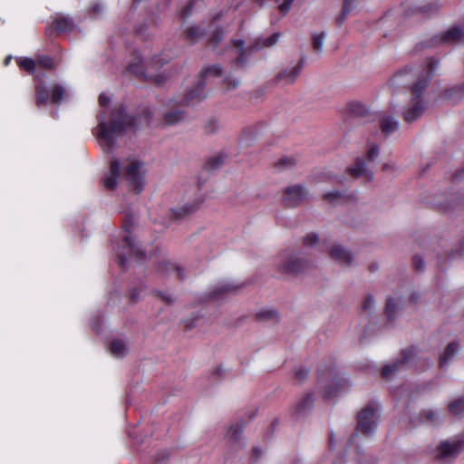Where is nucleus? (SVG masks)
Listing matches in <instances>:
<instances>
[{"label": "nucleus", "mask_w": 464, "mask_h": 464, "mask_svg": "<svg viewBox=\"0 0 464 464\" xmlns=\"http://www.w3.org/2000/svg\"><path fill=\"white\" fill-rule=\"evenodd\" d=\"M325 32L314 33L312 34V46L315 53L321 54L323 53L324 42L325 40Z\"/></svg>", "instance_id": "34"}, {"label": "nucleus", "mask_w": 464, "mask_h": 464, "mask_svg": "<svg viewBox=\"0 0 464 464\" xmlns=\"http://www.w3.org/2000/svg\"><path fill=\"white\" fill-rule=\"evenodd\" d=\"M295 0H284V2L278 6L281 14H286L294 3Z\"/></svg>", "instance_id": "48"}, {"label": "nucleus", "mask_w": 464, "mask_h": 464, "mask_svg": "<svg viewBox=\"0 0 464 464\" xmlns=\"http://www.w3.org/2000/svg\"><path fill=\"white\" fill-rule=\"evenodd\" d=\"M369 268L371 272H374L378 269V266L375 264H372Z\"/></svg>", "instance_id": "61"}, {"label": "nucleus", "mask_w": 464, "mask_h": 464, "mask_svg": "<svg viewBox=\"0 0 464 464\" xmlns=\"http://www.w3.org/2000/svg\"><path fill=\"white\" fill-rule=\"evenodd\" d=\"M376 420V410L372 405H368L357 414L356 430L364 436H369L374 432L377 427Z\"/></svg>", "instance_id": "6"}, {"label": "nucleus", "mask_w": 464, "mask_h": 464, "mask_svg": "<svg viewBox=\"0 0 464 464\" xmlns=\"http://www.w3.org/2000/svg\"><path fill=\"white\" fill-rule=\"evenodd\" d=\"M449 411L452 414H459L464 411V398L458 399L449 404Z\"/></svg>", "instance_id": "39"}, {"label": "nucleus", "mask_w": 464, "mask_h": 464, "mask_svg": "<svg viewBox=\"0 0 464 464\" xmlns=\"http://www.w3.org/2000/svg\"><path fill=\"white\" fill-rule=\"evenodd\" d=\"M329 255L343 266H349L353 263L352 254L341 245H334L329 250Z\"/></svg>", "instance_id": "17"}, {"label": "nucleus", "mask_w": 464, "mask_h": 464, "mask_svg": "<svg viewBox=\"0 0 464 464\" xmlns=\"http://www.w3.org/2000/svg\"><path fill=\"white\" fill-rule=\"evenodd\" d=\"M323 198H324V200L334 204V203L346 200L347 196L339 190H334V191L327 192V193L324 194Z\"/></svg>", "instance_id": "36"}, {"label": "nucleus", "mask_w": 464, "mask_h": 464, "mask_svg": "<svg viewBox=\"0 0 464 464\" xmlns=\"http://www.w3.org/2000/svg\"><path fill=\"white\" fill-rule=\"evenodd\" d=\"M140 122V118L130 117L126 114L123 105L116 106L109 119L106 121L104 116L99 120L97 137L101 141V146L107 153L111 152L116 148V139L120 137L128 128H134Z\"/></svg>", "instance_id": "1"}, {"label": "nucleus", "mask_w": 464, "mask_h": 464, "mask_svg": "<svg viewBox=\"0 0 464 464\" xmlns=\"http://www.w3.org/2000/svg\"><path fill=\"white\" fill-rule=\"evenodd\" d=\"M463 449V441L460 440H445L437 448L435 458L441 460L455 459Z\"/></svg>", "instance_id": "9"}, {"label": "nucleus", "mask_w": 464, "mask_h": 464, "mask_svg": "<svg viewBox=\"0 0 464 464\" xmlns=\"http://www.w3.org/2000/svg\"><path fill=\"white\" fill-rule=\"evenodd\" d=\"M279 314L275 309L261 310L256 314V319L259 322L279 321Z\"/></svg>", "instance_id": "30"}, {"label": "nucleus", "mask_w": 464, "mask_h": 464, "mask_svg": "<svg viewBox=\"0 0 464 464\" xmlns=\"http://www.w3.org/2000/svg\"><path fill=\"white\" fill-rule=\"evenodd\" d=\"M19 66L26 72H29V58H24L18 61Z\"/></svg>", "instance_id": "57"}, {"label": "nucleus", "mask_w": 464, "mask_h": 464, "mask_svg": "<svg viewBox=\"0 0 464 464\" xmlns=\"http://www.w3.org/2000/svg\"><path fill=\"white\" fill-rule=\"evenodd\" d=\"M233 45L238 49V53L237 57V63L238 65H242L246 62L245 53V42L243 40H232Z\"/></svg>", "instance_id": "37"}, {"label": "nucleus", "mask_w": 464, "mask_h": 464, "mask_svg": "<svg viewBox=\"0 0 464 464\" xmlns=\"http://www.w3.org/2000/svg\"><path fill=\"white\" fill-rule=\"evenodd\" d=\"M423 418L426 421L435 424L438 421V415L432 411H425L422 413Z\"/></svg>", "instance_id": "46"}, {"label": "nucleus", "mask_w": 464, "mask_h": 464, "mask_svg": "<svg viewBox=\"0 0 464 464\" xmlns=\"http://www.w3.org/2000/svg\"><path fill=\"white\" fill-rule=\"evenodd\" d=\"M223 372H224V369H223L221 366H218V367H217V368H215V369L213 370V372H212V375H213L214 377H217V378H218V377L222 376Z\"/></svg>", "instance_id": "59"}, {"label": "nucleus", "mask_w": 464, "mask_h": 464, "mask_svg": "<svg viewBox=\"0 0 464 464\" xmlns=\"http://www.w3.org/2000/svg\"><path fill=\"white\" fill-rule=\"evenodd\" d=\"M159 271L162 274L175 272L177 274V277L179 279L184 278L183 269L170 261H162L159 264Z\"/></svg>", "instance_id": "29"}, {"label": "nucleus", "mask_w": 464, "mask_h": 464, "mask_svg": "<svg viewBox=\"0 0 464 464\" xmlns=\"http://www.w3.org/2000/svg\"><path fill=\"white\" fill-rule=\"evenodd\" d=\"M308 374L309 370L304 367H299L295 370V378L300 382L304 381L308 377Z\"/></svg>", "instance_id": "43"}, {"label": "nucleus", "mask_w": 464, "mask_h": 464, "mask_svg": "<svg viewBox=\"0 0 464 464\" xmlns=\"http://www.w3.org/2000/svg\"><path fill=\"white\" fill-rule=\"evenodd\" d=\"M413 356L412 349H405L401 351V357L392 363L386 364L382 369V376L389 378L392 374L400 371L405 364H407L411 358Z\"/></svg>", "instance_id": "14"}, {"label": "nucleus", "mask_w": 464, "mask_h": 464, "mask_svg": "<svg viewBox=\"0 0 464 464\" xmlns=\"http://www.w3.org/2000/svg\"><path fill=\"white\" fill-rule=\"evenodd\" d=\"M201 200L194 198L192 200L185 202L181 206H177L172 208L169 213V218L171 220H181L186 217L195 213L200 208Z\"/></svg>", "instance_id": "13"}, {"label": "nucleus", "mask_w": 464, "mask_h": 464, "mask_svg": "<svg viewBox=\"0 0 464 464\" xmlns=\"http://www.w3.org/2000/svg\"><path fill=\"white\" fill-rule=\"evenodd\" d=\"M406 73H408V70L401 71V72H398L396 75H394V77L392 79L394 83H396V84H403L404 82H403L401 78Z\"/></svg>", "instance_id": "55"}, {"label": "nucleus", "mask_w": 464, "mask_h": 464, "mask_svg": "<svg viewBox=\"0 0 464 464\" xmlns=\"http://www.w3.org/2000/svg\"><path fill=\"white\" fill-rule=\"evenodd\" d=\"M401 309V301L395 300L392 297H389L386 301L385 314L387 319L393 321L396 317V313Z\"/></svg>", "instance_id": "28"}, {"label": "nucleus", "mask_w": 464, "mask_h": 464, "mask_svg": "<svg viewBox=\"0 0 464 464\" xmlns=\"http://www.w3.org/2000/svg\"><path fill=\"white\" fill-rule=\"evenodd\" d=\"M459 352L458 343L455 342L450 343L444 353L440 357V367H444L448 365V363L455 357L457 353Z\"/></svg>", "instance_id": "25"}, {"label": "nucleus", "mask_w": 464, "mask_h": 464, "mask_svg": "<svg viewBox=\"0 0 464 464\" xmlns=\"http://www.w3.org/2000/svg\"><path fill=\"white\" fill-rule=\"evenodd\" d=\"M51 69L53 61L49 55H39L36 60L31 59V74L35 79V102L38 107H45L49 102L54 105L61 103L68 96L66 89L61 84L47 86L42 76L37 73L36 67Z\"/></svg>", "instance_id": "2"}, {"label": "nucleus", "mask_w": 464, "mask_h": 464, "mask_svg": "<svg viewBox=\"0 0 464 464\" xmlns=\"http://www.w3.org/2000/svg\"><path fill=\"white\" fill-rule=\"evenodd\" d=\"M11 60H12V56H11V55L7 56V57L5 59V61H4V64H5V65H7V64L10 63V61H11Z\"/></svg>", "instance_id": "62"}, {"label": "nucleus", "mask_w": 464, "mask_h": 464, "mask_svg": "<svg viewBox=\"0 0 464 464\" xmlns=\"http://www.w3.org/2000/svg\"><path fill=\"white\" fill-rule=\"evenodd\" d=\"M117 263L119 266L124 267L126 265L125 251H119L117 254Z\"/></svg>", "instance_id": "54"}, {"label": "nucleus", "mask_w": 464, "mask_h": 464, "mask_svg": "<svg viewBox=\"0 0 464 464\" xmlns=\"http://www.w3.org/2000/svg\"><path fill=\"white\" fill-rule=\"evenodd\" d=\"M142 291V287H137V288H133L130 293V299L133 302V303H137L138 301H140V292Z\"/></svg>", "instance_id": "50"}, {"label": "nucleus", "mask_w": 464, "mask_h": 464, "mask_svg": "<svg viewBox=\"0 0 464 464\" xmlns=\"http://www.w3.org/2000/svg\"><path fill=\"white\" fill-rule=\"evenodd\" d=\"M253 452H254L255 454H256L257 456H259V455H260L259 450H258L257 448H255V449L253 450Z\"/></svg>", "instance_id": "64"}, {"label": "nucleus", "mask_w": 464, "mask_h": 464, "mask_svg": "<svg viewBox=\"0 0 464 464\" xmlns=\"http://www.w3.org/2000/svg\"><path fill=\"white\" fill-rule=\"evenodd\" d=\"M412 264H413L415 270H417V271L424 270L425 263L420 256H415L412 259Z\"/></svg>", "instance_id": "47"}, {"label": "nucleus", "mask_w": 464, "mask_h": 464, "mask_svg": "<svg viewBox=\"0 0 464 464\" xmlns=\"http://www.w3.org/2000/svg\"><path fill=\"white\" fill-rule=\"evenodd\" d=\"M224 163V158L221 155H217L208 159L205 163V168L208 170L218 169Z\"/></svg>", "instance_id": "38"}, {"label": "nucleus", "mask_w": 464, "mask_h": 464, "mask_svg": "<svg viewBox=\"0 0 464 464\" xmlns=\"http://www.w3.org/2000/svg\"><path fill=\"white\" fill-rule=\"evenodd\" d=\"M220 14L216 15L209 24L212 31L208 39L207 45L214 50L218 46L225 34L224 30L220 26L216 25V21L220 18Z\"/></svg>", "instance_id": "18"}, {"label": "nucleus", "mask_w": 464, "mask_h": 464, "mask_svg": "<svg viewBox=\"0 0 464 464\" xmlns=\"http://www.w3.org/2000/svg\"><path fill=\"white\" fill-rule=\"evenodd\" d=\"M379 147L377 145H372L369 150L367 151V159L370 162H373L379 156Z\"/></svg>", "instance_id": "44"}, {"label": "nucleus", "mask_w": 464, "mask_h": 464, "mask_svg": "<svg viewBox=\"0 0 464 464\" xmlns=\"http://www.w3.org/2000/svg\"><path fill=\"white\" fill-rule=\"evenodd\" d=\"M464 43V30L454 25L449 30L445 31L441 35H436L427 43L423 44L425 47H432L440 44H453Z\"/></svg>", "instance_id": "7"}, {"label": "nucleus", "mask_w": 464, "mask_h": 464, "mask_svg": "<svg viewBox=\"0 0 464 464\" xmlns=\"http://www.w3.org/2000/svg\"><path fill=\"white\" fill-rule=\"evenodd\" d=\"M74 28V24L72 18L63 14H58L54 16L53 23L50 26L46 27L45 34L52 36L53 34H68Z\"/></svg>", "instance_id": "11"}, {"label": "nucleus", "mask_w": 464, "mask_h": 464, "mask_svg": "<svg viewBox=\"0 0 464 464\" xmlns=\"http://www.w3.org/2000/svg\"><path fill=\"white\" fill-rule=\"evenodd\" d=\"M312 265L308 260L300 258L295 255L282 256L276 262V270L283 275L297 276L304 273Z\"/></svg>", "instance_id": "5"}, {"label": "nucleus", "mask_w": 464, "mask_h": 464, "mask_svg": "<svg viewBox=\"0 0 464 464\" xmlns=\"http://www.w3.org/2000/svg\"><path fill=\"white\" fill-rule=\"evenodd\" d=\"M334 392L332 390H329V391H327V392H325V396H326L327 398H330L331 396H333V395H334Z\"/></svg>", "instance_id": "63"}, {"label": "nucleus", "mask_w": 464, "mask_h": 464, "mask_svg": "<svg viewBox=\"0 0 464 464\" xmlns=\"http://www.w3.org/2000/svg\"><path fill=\"white\" fill-rule=\"evenodd\" d=\"M374 304H375V301H374L373 295H367V297L365 298V300L362 304V309L365 312H370L374 307Z\"/></svg>", "instance_id": "45"}, {"label": "nucleus", "mask_w": 464, "mask_h": 464, "mask_svg": "<svg viewBox=\"0 0 464 464\" xmlns=\"http://www.w3.org/2000/svg\"><path fill=\"white\" fill-rule=\"evenodd\" d=\"M442 98L456 103L464 97V83L447 88L442 92Z\"/></svg>", "instance_id": "21"}, {"label": "nucleus", "mask_w": 464, "mask_h": 464, "mask_svg": "<svg viewBox=\"0 0 464 464\" xmlns=\"http://www.w3.org/2000/svg\"><path fill=\"white\" fill-rule=\"evenodd\" d=\"M380 128L385 135H390L398 130L399 122L392 116L383 115L380 120Z\"/></svg>", "instance_id": "22"}, {"label": "nucleus", "mask_w": 464, "mask_h": 464, "mask_svg": "<svg viewBox=\"0 0 464 464\" xmlns=\"http://www.w3.org/2000/svg\"><path fill=\"white\" fill-rule=\"evenodd\" d=\"M278 39H279V34H274L263 41L262 46H272L278 41Z\"/></svg>", "instance_id": "49"}, {"label": "nucleus", "mask_w": 464, "mask_h": 464, "mask_svg": "<svg viewBox=\"0 0 464 464\" xmlns=\"http://www.w3.org/2000/svg\"><path fill=\"white\" fill-rule=\"evenodd\" d=\"M127 71L135 75H143L144 73V66L143 61L140 53H136L130 62Z\"/></svg>", "instance_id": "26"}, {"label": "nucleus", "mask_w": 464, "mask_h": 464, "mask_svg": "<svg viewBox=\"0 0 464 464\" xmlns=\"http://www.w3.org/2000/svg\"><path fill=\"white\" fill-rule=\"evenodd\" d=\"M238 288L239 286L233 284L220 283L209 293V298L213 300L223 299L225 296L236 293Z\"/></svg>", "instance_id": "19"}, {"label": "nucleus", "mask_w": 464, "mask_h": 464, "mask_svg": "<svg viewBox=\"0 0 464 464\" xmlns=\"http://www.w3.org/2000/svg\"><path fill=\"white\" fill-rule=\"evenodd\" d=\"M123 171L126 179L130 187L140 193L144 187V169L143 163L135 159H127L122 162L118 160H112L111 162L110 173L103 179V184L108 189H114L117 186L118 178Z\"/></svg>", "instance_id": "3"}, {"label": "nucleus", "mask_w": 464, "mask_h": 464, "mask_svg": "<svg viewBox=\"0 0 464 464\" xmlns=\"http://www.w3.org/2000/svg\"><path fill=\"white\" fill-rule=\"evenodd\" d=\"M319 242V237L315 233H309L307 234L304 239L303 244L304 246H313L316 245Z\"/></svg>", "instance_id": "41"}, {"label": "nucleus", "mask_w": 464, "mask_h": 464, "mask_svg": "<svg viewBox=\"0 0 464 464\" xmlns=\"http://www.w3.org/2000/svg\"><path fill=\"white\" fill-rule=\"evenodd\" d=\"M348 111L354 117L363 118L369 114L366 106L360 102H352L347 105Z\"/></svg>", "instance_id": "27"}, {"label": "nucleus", "mask_w": 464, "mask_h": 464, "mask_svg": "<svg viewBox=\"0 0 464 464\" xmlns=\"http://www.w3.org/2000/svg\"><path fill=\"white\" fill-rule=\"evenodd\" d=\"M348 172L353 178L363 176L369 181L373 179V171L368 167L365 160L362 158H358L354 164L348 169Z\"/></svg>", "instance_id": "16"}, {"label": "nucleus", "mask_w": 464, "mask_h": 464, "mask_svg": "<svg viewBox=\"0 0 464 464\" xmlns=\"http://www.w3.org/2000/svg\"><path fill=\"white\" fill-rule=\"evenodd\" d=\"M295 164V160L294 159L283 158L276 163V167L280 170H284V169L292 168Z\"/></svg>", "instance_id": "40"}, {"label": "nucleus", "mask_w": 464, "mask_h": 464, "mask_svg": "<svg viewBox=\"0 0 464 464\" xmlns=\"http://www.w3.org/2000/svg\"><path fill=\"white\" fill-rule=\"evenodd\" d=\"M134 219V216L132 215L126 216L123 223V228L126 234L123 236L122 247L124 250L126 249L130 255L134 256L137 258H143L144 253L140 250L130 235V229L133 226Z\"/></svg>", "instance_id": "8"}, {"label": "nucleus", "mask_w": 464, "mask_h": 464, "mask_svg": "<svg viewBox=\"0 0 464 464\" xmlns=\"http://www.w3.org/2000/svg\"><path fill=\"white\" fill-rule=\"evenodd\" d=\"M303 62L300 61L297 64L286 67L285 69H282L276 75L274 81L276 83L283 84V85H289L293 84L298 76L300 75L302 70H303Z\"/></svg>", "instance_id": "12"}, {"label": "nucleus", "mask_w": 464, "mask_h": 464, "mask_svg": "<svg viewBox=\"0 0 464 464\" xmlns=\"http://www.w3.org/2000/svg\"><path fill=\"white\" fill-rule=\"evenodd\" d=\"M307 197V190L304 186L295 185L285 189L283 202L287 208L299 206Z\"/></svg>", "instance_id": "10"}, {"label": "nucleus", "mask_w": 464, "mask_h": 464, "mask_svg": "<svg viewBox=\"0 0 464 464\" xmlns=\"http://www.w3.org/2000/svg\"><path fill=\"white\" fill-rule=\"evenodd\" d=\"M347 16H348V14H345V12H343L342 10L341 14L335 19L336 24L338 26H341L344 23Z\"/></svg>", "instance_id": "56"}, {"label": "nucleus", "mask_w": 464, "mask_h": 464, "mask_svg": "<svg viewBox=\"0 0 464 464\" xmlns=\"http://www.w3.org/2000/svg\"><path fill=\"white\" fill-rule=\"evenodd\" d=\"M151 117H152V113H151L150 110L146 108L144 110V118H145L146 123H149Z\"/></svg>", "instance_id": "60"}, {"label": "nucleus", "mask_w": 464, "mask_h": 464, "mask_svg": "<svg viewBox=\"0 0 464 464\" xmlns=\"http://www.w3.org/2000/svg\"><path fill=\"white\" fill-rule=\"evenodd\" d=\"M221 73V66L219 64H213L211 66L205 67L201 70L198 80L205 81V79L208 76L218 77L220 76Z\"/></svg>", "instance_id": "33"}, {"label": "nucleus", "mask_w": 464, "mask_h": 464, "mask_svg": "<svg viewBox=\"0 0 464 464\" xmlns=\"http://www.w3.org/2000/svg\"><path fill=\"white\" fill-rule=\"evenodd\" d=\"M225 84L227 90L236 89L239 85V81L237 79L227 78L225 80Z\"/></svg>", "instance_id": "51"}, {"label": "nucleus", "mask_w": 464, "mask_h": 464, "mask_svg": "<svg viewBox=\"0 0 464 464\" xmlns=\"http://www.w3.org/2000/svg\"><path fill=\"white\" fill-rule=\"evenodd\" d=\"M187 117V112L179 108H172L163 112V123L168 126L176 125L183 121Z\"/></svg>", "instance_id": "20"}, {"label": "nucleus", "mask_w": 464, "mask_h": 464, "mask_svg": "<svg viewBox=\"0 0 464 464\" xmlns=\"http://www.w3.org/2000/svg\"><path fill=\"white\" fill-rule=\"evenodd\" d=\"M154 295L159 297L162 302H164L166 304H172L175 302V298L167 293H164L162 291L155 290Z\"/></svg>", "instance_id": "42"}, {"label": "nucleus", "mask_w": 464, "mask_h": 464, "mask_svg": "<svg viewBox=\"0 0 464 464\" xmlns=\"http://www.w3.org/2000/svg\"><path fill=\"white\" fill-rule=\"evenodd\" d=\"M108 102H109V98L105 94L102 93L99 96V103H100V105L105 106V105L108 104Z\"/></svg>", "instance_id": "58"}, {"label": "nucleus", "mask_w": 464, "mask_h": 464, "mask_svg": "<svg viewBox=\"0 0 464 464\" xmlns=\"http://www.w3.org/2000/svg\"><path fill=\"white\" fill-rule=\"evenodd\" d=\"M244 429L243 422H237L231 425L226 434V440L231 445L236 444L239 441Z\"/></svg>", "instance_id": "23"}, {"label": "nucleus", "mask_w": 464, "mask_h": 464, "mask_svg": "<svg viewBox=\"0 0 464 464\" xmlns=\"http://www.w3.org/2000/svg\"><path fill=\"white\" fill-rule=\"evenodd\" d=\"M111 353L115 357H123L128 350L123 341L113 340L110 345Z\"/></svg>", "instance_id": "31"}, {"label": "nucleus", "mask_w": 464, "mask_h": 464, "mask_svg": "<svg viewBox=\"0 0 464 464\" xmlns=\"http://www.w3.org/2000/svg\"><path fill=\"white\" fill-rule=\"evenodd\" d=\"M354 4L353 0H344L342 10L345 12V14H350V12L353 9Z\"/></svg>", "instance_id": "53"}, {"label": "nucleus", "mask_w": 464, "mask_h": 464, "mask_svg": "<svg viewBox=\"0 0 464 464\" xmlns=\"http://www.w3.org/2000/svg\"><path fill=\"white\" fill-rule=\"evenodd\" d=\"M314 404V397L312 394H306L295 406V411L297 414H301L312 408Z\"/></svg>", "instance_id": "35"}, {"label": "nucleus", "mask_w": 464, "mask_h": 464, "mask_svg": "<svg viewBox=\"0 0 464 464\" xmlns=\"http://www.w3.org/2000/svg\"><path fill=\"white\" fill-rule=\"evenodd\" d=\"M206 86V81L198 80L197 84L190 90H188L183 96L180 104L182 106H188L195 102L201 101L204 95V89Z\"/></svg>", "instance_id": "15"}, {"label": "nucleus", "mask_w": 464, "mask_h": 464, "mask_svg": "<svg viewBox=\"0 0 464 464\" xmlns=\"http://www.w3.org/2000/svg\"><path fill=\"white\" fill-rule=\"evenodd\" d=\"M206 34V30L200 26H189L185 30V40L190 44L198 42Z\"/></svg>", "instance_id": "24"}, {"label": "nucleus", "mask_w": 464, "mask_h": 464, "mask_svg": "<svg viewBox=\"0 0 464 464\" xmlns=\"http://www.w3.org/2000/svg\"><path fill=\"white\" fill-rule=\"evenodd\" d=\"M354 4L353 0H344L342 10L345 12V14H350V12L353 9Z\"/></svg>", "instance_id": "52"}, {"label": "nucleus", "mask_w": 464, "mask_h": 464, "mask_svg": "<svg viewBox=\"0 0 464 464\" xmlns=\"http://www.w3.org/2000/svg\"><path fill=\"white\" fill-rule=\"evenodd\" d=\"M221 129L220 121L216 117L208 118L204 123V131L208 135H214Z\"/></svg>", "instance_id": "32"}, {"label": "nucleus", "mask_w": 464, "mask_h": 464, "mask_svg": "<svg viewBox=\"0 0 464 464\" xmlns=\"http://www.w3.org/2000/svg\"><path fill=\"white\" fill-rule=\"evenodd\" d=\"M439 66V61L434 58L428 60L427 67L422 71L418 81L411 86L412 99L402 112L405 122L411 123L420 119L426 111V104L421 99L423 92L429 85Z\"/></svg>", "instance_id": "4"}]
</instances>
